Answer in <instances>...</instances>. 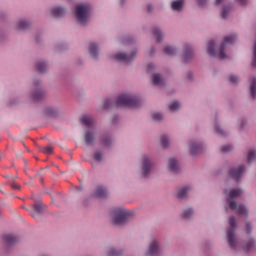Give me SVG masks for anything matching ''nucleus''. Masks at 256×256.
I'll return each mask as SVG.
<instances>
[{
	"label": "nucleus",
	"instance_id": "dca6fc26",
	"mask_svg": "<svg viewBox=\"0 0 256 256\" xmlns=\"http://www.w3.org/2000/svg\"><path fill=\"white\" fill-rule=\"evenodd\" d=\"M94 195L99 199H103V197H107V189L103 188V186H98Z\"/></svg>",
	"mask_w": 256,
	"mask_h": 256
},
{
	"label": "nucleus",
	"instance_id": "7ed1b4c3",
	"mask_svg": "<svg viewBox=\"0 0 256 256\" xmlns=\"http://www.w3.org/2000/svg\"><path fill=\"white\" fill-rule=\"evenodd\" d=\"M242 193V189H232L229 193V198L227 199V205L232 209V211H236L238 215H247V208H245V206L237 204V202L231 200L241 197Z\"/></svg>",
	"mask_w": 256,
	"mask_h": 256
},
{
	"label": "nucleus",
	"instance_id": "f8f14e48",
	"mask_svg": "<svg viewBox=\"0 0 256 256\" xmlns=\"http://www.w3.org/2000/svg\"><path fill=\"white\" fill-rule=\"evenodd\" d=\"M3 239L7 245H15L17 241H19V238L17 236H14L13 234H5L3 236Z\"/></svg>",
	"mask_w": 256,
	"mask_h": 256
},
{
	"label": "nucleus",
	"instance_id": "a18cd8bd",
	"mask_svg": "<svg viewBox=\"0 0 256 256\" xmlns=\"http://www.w3.org/2000/svg\"><path fill=\"white\" fill-rule=\"evenodd\" d=\"M246 230H247V233H251V224L246 223Z\"/></svg>",
	"mask_w": 256,
	"mask_h": 256
},
{
	"label": "nucleus",
	"instance_id": "58836bf2",
	"mask_svg": "<svg viewBox=\"0 0 256 256\" xmlns=\"http://www.w3.org/2000/svg\"><path fill=\"white\" fill-rule=\"evenodd\" d=\"M94 159L95 161H101V159H103V153L102 152H95L94 153Z\"/></svg>",
	"mask_w": 256,
	"mask_h": 256
},
{
	"label": "nucleus",
	"instance_id": "bb28decb",
	"mask_svg": "<svg viewBox=\"0 0 256 256\" xmlns=\"http://www.w3.org/2000/svg\"><path fill=\"white\" fill-rule=\"evenodd\" d=\"M152 81L155 85H163V80L161 79V74H153Z\"/></svg>",
	"mask_w": 256,
	"mask_h": 256
},
{
	"label": "nucleus",
	"instance_id": "7c9ffc66",
	"mask_svg": "<svg viewBox=\"0 0 256 256\" xmlns=\"http://www.w3.org/2000/svg\"><path fill=\"white\" fill-rule=\"evenodd\" d=\"M180 107H181V104H179L178 101H174L169 105L170 111H177V109H179Z\"/></svg>",
	"mask_w": 256,
	"mask_h": 256
},
{
	"label": "nucleus",
	"instance_id": "e433bc0d",
	"mask_svg": "<svg viewBox=\"0 0 256 256\" xmlns=\"http://www.w3.org/2000/svg\"><path fill=\"white\" fill-rule=\"evenodd\" d=\"M222 153H229V151H233V146L231 144L224 145L221 148Z\"/></svg>",
	"mask_w": 256,
	"mask_h": 256
},
{
	"label": "nucleus",
	"instance_id": "6e6552de",
	"mask_svg": "<svg viewBox=\"0 0 256 256\" xmlns=\"http://www.w3.org/2000/svg\"><path fill=\"white\" fill-rule=\"evenodd\" d=\"M137 56V52H133L131 55H127L125 53H118L114 55V59L116 61H120L121 63H131L133 59Z\"/></svg>",
	"mask_w": 256,
	"mask_h": 256
},
{
	"label": "nucleus",
	"instance_id": "3c124183",
	"mask_svg": "<svg viewBox=\"0 0 256 256\" xmlns=\"http://www.w3.org/2000/svg\"><path fill=\"white\" fill-rule=\"evenodd\" d=\"M152 67H153V64H148V71H151Z\"/></svg>",
	"mask_w": 256,
	"mask_h": 256
},
{
	"label": "nucleus",
	"instance_id": "2f4dec72",
	"mask_svg": "<svg viewBox=\"0 0 256 256\" xmlns=\"http://www.w3.org/2000/svg\"><path fill=\"white\" fill-rule=\"evenodd\" d=\"M191 215H193V209L189 208V209L184 210L182 217L184 219H189V217H191Z\"/></svg>",
	"mask_w": 256,
	"mask_h": 256
},
{
	"label": "nucleus",
	"instance_id": "8fccbe9b",
	"mask_svg": "<svg viewBox=\"0 0 256 256\" xmlns=\"http://www.w3.org/2000/svg\"><path fill=\"white\" fill-rule=\"evenodd\" d=\"M147 9H148L149 12H151V11L153 10V6L148 5V6H147Z\"/></svg>",
	"mask_w": 256,
	"mask_h": 256
},
{
	"label": "nucleus",
	"instance_id": "864d4df0",
	"mask_svg": "<svg viewBox=\"0 0 256 256\" xmlns=\"http://www.w3.org/2000/svg\"><path fill=\"white\" fill-rule=\"evenodd\" d=\"M144 161H149V159L146 158V159H144Z\"/></svg>",
	"mask_w": 256,
	"mask_h": 256
},
{
	"label": "nucleus",
	"instance_id": "2eb2a0df",
	"mask_svg": "<svg viewBox=\"0 0 256 256\" xmlns=\"http://www.w3.org/2000/svg\"><path fill=\"white\" fill-rule=\"evenodd\" d=\"M249 81H250L251 97H252V99H255L256 98V78L255 77H250Z\"/></svg>",
	"mask_w": 256,
	"mask_h": 256
},
{
	"label": "nucleus",
	"instance_id": "f704fd0d",
	"mask_svg": "<svg viewBox=\"0 0 256 256\" xmlns=\"http://www.w3.org/2000/svg\"><path fill=\"white\" fill-rule=\"evenodd\" d=\"M256 157V151L255 150H249L247 155V161H253Z\"/></svg>",
	"mask_w": 256,
	"mask_h": 256
},
{
	"label": "nucleus",
	"instance_id": "473e14b6",
	"mask_svg": "<svg viewBox=\"0 0 256 256\" xmlns=\"http://www.w3.org/2000/svg\"><path fill=\"white\" fill-rule=\"evenodd\" d=\"M42 153H44V155H51L53 153V146H46L42 148Z\"/></svg>",
	"mask_w": 256,
	"mask_h": 256
},
{
	"label": "nucleus",
	"instance_id": "aec40b11",
	"mask_svg": "<svg viewBox=\"0 0 256 256\" xmlns=\"http://www.w3.org/2000/svg\"><path fill=\"white\" fill-rule=\"evenodd\" d=\"M183 0H176L172 2V9L173 11H181L183 9Z\"/></svg>",
	"mask_w": 256,
	"mask_h": 256
},
{
	"label": "nucleus",
	"instance_id": "393cba45",
	"mask_svg": "<svg viewBox=\"0 0 256 256\" xmlns=\"http://www.w3.org/2000/svg\"><path fill=\"white\" fill-rule=\"evenodd\" d=\"M89 53L91 55V57H97V55H99L98 51H97V44L95 43H91L90 47H89Z\"/></svg>",
	"mask_w": 256,
	"mask_h": 256
},
{
	"label": "nucleus",
	"instance_id": "f3484780",
	"mask_svg": "<svg viewBox=\"0 0 256 256\" xmlns=\"http://www.w3.org/2000/svg\"><path fill=\"white\" fill-rule=\"evenodd\" d=\"M80 121L82 125H85V127H88V129H91V127H93V118L89 116H82Z\"/></svg>",
	"mask_w": 256,
	"mask_h": 256
},
{
	"label": "nucleus",
	"instance_id": "4c0bfd02",
	"mask_svg": "<svg viewBox=\"0 0 256 256\" xmlns=\"http://www.w3.org/2000/svg\"><path fill=\"white\" fill-rule=\"evenodd\" d=\"M152 119H153L154 121H161V119H163V114L154 112V113L152 114Z\"/></svg>",
	"mask_w": 256,
	"mask_h": 256
},
{
	"label": "nucleus",
	"instance_id": "39448f33",
	"mask_svg": "<svg viewBox=\"0 0 256 256\" xmlns=\"http://www.w3.org/2000/svg\"><path fill=\"white\" fill-rule=\"evenodd\" d=\"M229 225L230 228L227 230L228 243L232 249H235V247H237V241H235V227H237V221L235 220V217H230Z\"/></svg>",
	"mask_w": 256,
	"mask_h": 256
},
{
	"label": "nucleus",
	"instance_id": "a878e982",
	"mask_svg": "<svg viewBox=\"0 0 256 256\" xmlns=\"http://www.w3.org/2000/svg\"><path fill=\"white\" fill-rule=\"evenodd\" d=\"M36 69L39 73H45V71H47V64L45 62H38Z\"/></svg>",
	"mask_w": 256,
	"mask_h": 256
},
{
	"label": "nucleus",
	"instance_id": "ea45409f",
	"mask_svg": "<svg viewBox=\"0 0 256 256\" xmlns=\"http://www.w3.org/2000/svg\"><path fill=\"white\" fill-rule=\"evenodd\" d=\"M227 15H229V8L225 7L222 10V14H221L222 19H227Z\"/></svg>",
	"mask_w": 256,
	"mask_h": 256
},
{
	"label": "nucleus",
	"instance_id": "f03ea898",
	"mask_svg": "<svg viewBox=\"0 0 256 256\" xmlns=\"http://www.w3.org/2000/svg\"><path fill=\"white\" fill-rule=\"evenodd\" d=\"M104 109H109V107H139V99L127 94H122L118 97L116 103L111 99L104 101Z\"/></svg>",
	"mask_w": 256,
	"mask_h": 256
},
{
	"label": "nucleus",
	"instance_id": "412c9836",
	"mask_svg": "<svg viewBox=\"0 0 256 256\" xmlns=\"http://www.w3.org/2000/svg\"><path fill=\"white\" fill-rule=\"evenodd\" d=\"M189 189L191 188L188 186L181 188L177 193L178 199H185V197H187V192L189 191Z\"/></svg>",
	"mask_w": 256,
	"mask_h": 256
},
{
	"label": "nucleus",
	"instance_id": "49530a36",
	"mask_svg": "<svg viewBox=\"0 0 256 256\" xmlns=\"http://www.w3.org/2000/svg\"><path fill=\"white\" fill-rule=\"evenodd\" d=\"M11 187L12 189H21V187L17 184H12Z\"/></svg>",
	"mask_w": 256,
	"mask_h": 256
},
{
	"label": "nucleus",
	"instance_id": "79ce46f5",
	"mask_svg": "<svg viewBox=\"0 0 256 256\" xmlns=\"http://www.w3.org/2000/svg\"><path fill=\"white\" fill-rule=\"evenodd\" d=\"M215 133H217L218 135H222L225 136V131H223L219 126H215L214 128Z\"/></svg>",
	"mask_w": 256,
	"mask_h": 256
},
{
	"label": "nucleus",
	"instance_id": "09e8293b",
	"mask_svg": "<svg viewBox=\"0 0 256 256\" xmlns=\"http://www.w3.org/2000/svg\"><path fill=\"white\" fill-rule=\"evenodd\" d=\"M222 2H223V0H216L215 1L216 5H221Z\"/></svg>",
	"mask_w": 256,
	"mask_h": 256
},
{
	"label": "nucleus",
	"instance_id": "c9c22d12",
	"mask_svg": "<svg viewBox=\"0 0 256 256\" xmlns=\"http://www.w3.org/2000/svg\"><path fill=\"white\" fill-rule=\"evenodd\" d=\"M161 144H162V147H169V137L167 136H162L161 137Z\"/></svg>",
	"mask_w": 256,
	"mask_h": 256
},
{
	"label": "nucleus",
	"instance_id": "9d476101",
	"mask_svg": "<svg viewBox=\"0 0 256 256\" xmlns=\"http://www.w3.org/2000/svg\"><path fill=\"white\" fill-rule=\"evenodd\" d=\"M183 59L185 63H189V61L193 59V48H191V46L189 45L185 46Z\"/></svg>",
	"mask_w": 256,
	"mask_h": 256
},
{
	"label": "nucleus",
	"instance_id": "c03bdc74",
	"mask_svg": "<svg viewBox=\"0 0 256 256\" xmlns=\"http://www.w3.org/2000/svg\"><path fill=\"white\" fill-rule=\"evenodd\" d=\"M197 2H198V5H200V7H203L207 3V0H197Z\"/></svg>",
	"mask_w": 256,
	"mask_h": 256
},
{
	"label": "nucleus",
	"instance_id": "cd10ccee",
	"mask_svg": "<svg viewBox=\"0 0 256 256\" xmlns=\"http://www.w3.org/2000/svg\"><path fill=\"white\" fill-rule=\"evenodd\" d=\"M44 96H45V93L41 90H38V91L34 92L32 97H33L34 101H41V99H43Z\"/></svg>",
	"mask_w": 256,
	"mask_h": 256
},
{
	"label": "nucleus",
	"instance_id": "de8ad7c7",
	"mask_svg": "<svg viewBox=\"0 0 256 256\" xmlns=\"http://www.w3.org/2000/svg\"><path fill=\"white\" fill-rule=\"evenodd\" d=\"M241 5H245L247 3V0H238Z\"/></svg>",
	"mask_w": 256,
	"mask_h": 256
},
{
	"label": "nucleus",
	"instance_id": "b1692460",
	"mask_svg": "<svg viewBox=\"0 0 256 256\" xmlns=\"http://www.w3.org/2000/svg\"><path fill=\"white\" fill-rule=\"evenodd\" d=\"M170 171H172V173H178L179 171V162L177 161H171L168 165Z\"/></svg>",
	"mask_w": 256,
	"mask_h": 256
},
{
	"label": "nucleus",
	"instance_id": "a211bd4d",
	"mask_svg": "<svg viewBox=\"0 0 256 256\" xmlns=\"http://www.w3.org/2000/svg\"><path fill=\"white\" fill-rule=\"evenodd\" d=\"M153 165L150 161H145L142 166V173L144 177H147L149 175V171H151Z\"/></svg>",
	"mask_w": 256,
	"mask_h": 256
},
{
	"label": "nucleus",
	"instance_id": "0eeeda50",
	"mask_svg": "<svg viewBox=\"0 0 256 256\" xmlns=\"http://www.w3.org/2000/svg\"><path fill=\"white\" fill-rule=\"evenodd\" d=\"M243 173H245V166H239L236 168H231L229 171L230 177L235 181H240L241 177H243Z\"/></svg>",
	"mask_w": 256,
	"mask_h": 256
},
{
	"label": "nucleus",
	"instance_id": "9b49d317",
	"mask_svg": "<svg viewBox=\"0 0 256 256\" xmlns=\"http://www.w3.org/2000/svg\"><path fill=\"white\" fill-rule=\"evenodd\" d=\"M159 253V243L157 240L151 242L147 255L155 256Z\"/></svg>",
	"mask_w": 256,
	"mask_h": 256
},
{
	"label": "nucleus",
	"instance_id": "ddd939ff",
	"mask_svg": "<svg viewBox=\"0 0 256 256\" xmlns=\"http://www.w3.org/2000/svg\"><path fill=\"white\" fill-rule=\"evenodd\" d=\"M203 151V145L197 144V143H192L190 145V153L191 155H199Z\"/></svg>",
	"mask_w": 256,
	"mask_h": 256
},
{
	"label": "nucleus",
	"instance_id": "72a5a7b5",
	"mask_svg": "<svg viewBox=\"0 0 256 256\" xmlns=\"http://www.w3.org/2000/svg\"><path fill=\"white\" fill-rule=\"evenodd\" d=\"M27 27H29V22L24 20L18 22V29H27Z\"/></svg>",
	"mask_w": 256,
	"mask_h": 256
},
{
	"label": "nucleus",
	"instance_id": "c756f323",
	"mask_svg": "<svg viewBox=\"0 0 256 256\" xmlns=\"http://www.w3.org/2000/svg\"><path fill=\"white\" fill-rule=\"evenodd\" d=\"M101 145H103L104 147H109L111 145V138L108 136H104L101 141H100Z\"/></svg>",
	"mask_w": 256,
	"mask_h": 256
},
{
	"label": "nucleus",
	"instance_id": "a19ab883",
	"mask_svg": "<svg viewBox=\"0 0 256 256\" xmlns=\"http://www.w3.org/2000/svg\"><path fill=\"white\" fill-rule=\"evenodd\" d=\"M229 82H230V83L237 84V83H239V78H238L237 76H235V75H231V76L229 77Z\"/></svg>",
	"mask_w": 256,
	"mask_h": 256
},
{
	"label": "nucleus",
	"instance_id": "423d86ee",
	"mask_svg": "<svg viewBox=\"0 0 256 256\" xmlns=\"http://www.w3.org/2000/svg\"><path fill=\"white\" fill-rule=\"evenodd\" d=\"M127 219H129V212L120 209L119 213L114 218V225H123L127 223Z\"/></svg>",
	"mask_w": 256,
	"mask_h": 256
},
{
	"label": "nucleus",
	"instance_id": "603ef678",
	"mask_svg": "<svg viewBox=\"0 0 256 256\" xmlns=\"http://www.w3.org/2000/svg\"><path fill=\"white\" fill-rule=\"evenodd\" d=\"M153 53H155V51H151L150 54L153 55Z\"/></svg>",
	"mask_w": 256,
	"mask_h": 256
},
{
	"label": "nucleus",
	"instance_id": "1a4fd4ad",
	"mask_svg": "<svg viewBox=\"0 0 256 256\" xmlns=\"http://www.w3.org/2000/svg\"><path fill=\"white\" fill-rule=\"evenodd\" d=\"M96 136L97 134L95 133V131L87 130L84 135L86 145H93V143H95Z\"/></svg>",
	"mask_w": 256,
	"mask_h": 256
},
{
	"label": "nucleus",
	"instance_id": "c85d7f7f",
	"mask_svg": "<svg viewBox=\"0 0 256 256\" xmlns=\"http://www.w3.org/2000/svg\"><path fill=\"white\" fill-rule=\"evenodd\" d=\"M164 53L166 55H175V53H177V50L175 48L171 47V46H166L164 48Z\"/></svg>",
	"mask_w": 256,
	"mask_h": 256
},
{
	"label": "nucleus",
	"instance_id": "20e7f679",
	"mask_svg": "<svg viewBox=\"0 0 256 256\" xmlns=\"http://www.w3.org/2000/svg\"><path fill=\"white\" fill-rule=\"evenodd\" d=\"M91 6L89 4H79L76 6V19L81 25H85L89 19Z\"/></svg>",
	"mask_w": 256,
	"mask_h": 256
},
{
	"label": "nucleus",
	"instance_id": "f257e3e1",
	"mask_svg": "<svg viewBox=\"0 0 256 256\" xmlns=\"http://www.w3.org/2000/svg\"><path fill=\"white\" fill-rule=\"evenodd\" d=\"M236 40V35L226 36L222 42V46L219 52L215 50V41L210 40L208 42V54H210L211 57H218V59H227L225 49H227V45H233V43H235Z\"/></svg>",
	"mask_w": 256,
	"mask_h": 256
},
{
	"label": "nucleus",
	"instance_id": "4be33fe9",
	"mask_svg": "<svg viewBox=\"0 0 256 256\" xmlns=\"http://www.w3.org/2000/svg\"><path fill=\"white\" fill-rule=\"evenodd\" d=\"M255 249V240H250L247 244L243 246V250L245 253H249V251H253Z\"/></svg>",
	"mask_w": 256,
	"mask_h": 256
},
{
	"label": "nucleus",
	"instance_id": "4468645a",
	"mask_svg": "<svg viewBox=\"0 0 256 256\" xmlns=\"http://www.w3.org/2000/svg\"><path fill=\"white\" fill-rule=\"evenodd\" d=\"M41 211H43V206L41 204H34L33 209L30 211V215L36 219V217H39Z\"/></svg>",
	"mask_w": 256,
	"mask_h": 256
},
{
	"label": "nucleus",
	"instance_id": "6ab92c4d",
	"mask_svg": "<svg viewBox=\"0 0 256 256\" xmlns=\"http://www.w3.org/2000/svg\"><path fill=\"white\" fill-rule=\"evenodd\" d=\"M51 15L53 17H62V15H65V9L61 7H56L51 10Z\"/></svg>",
	"mask_w": 256,
	"mask_h": 256
},
{
	"label": "nucleus",
	"instance_id": "37998d69",
	"mask_svg": "<svg viewBox=\"0 0 256 256\" xmlns=\"http://www.w3.org/2000/svg\"><path fill=\"white\" fill-rule=\"evenodd\" d=\"M119 255H120V253L113 248L108 253V256H119Z\"/></svg>",
	"mask_w": 256,
	"mask_h": 256
},
{
	"label": "nucleus",
	"instance_id": "5701e85b",
	"mask_svg": "<svg viewBox=\"0 0 256 256\" xmlns=\"http://www.w3.org/2000/svg\"><path fill=\"white\" fill-rule=\"evenodd\" d=\"M153 34L156 37L157 43H161V41H163V32H161L159 28H154Z\"/></svg>",
	"mask_w": 256,
	"mask_h": 256
}]
</instances>
